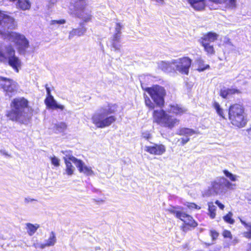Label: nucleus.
<instances>
[{
    "label": "nucleus",
    "mask_w": 251,
    "mask_h": 251,
    "mask_svg": "<svg viewBox=\"0 0 251 251\" xmlns=\"http://www.w3.org/2000/svg\"><path fill=\"white\" fill-rule=\"evenodd\" d=\"M17 25L14 18L0 10V35L4 39H7L13 42L19 53H25L29 47V41L25 35L16 31H8L14 29Z\"/></svg>",
    "instance_id": "obj_1"
},
{
    "label": "nucleus",
    "mask_w": 251,
    "mask_h": 251,
    "mask_svg": "<svg viewBox=\"0 0 251 251\" xmlns=\"http://www.w3.org/2000/svg\"><path fill=\"white\" fill-rule=\"evenodd\" d=\"M29 104L28 100L24 97L15 98L11 101L10 109L6 111L5 116L9 121L24 124L28 120L25 109Z\"/></svg>",
    "instance_id": "obj_2"
},
{
    "label": "nucleus",
    "mask_w": 251,
    "mask_h": 251,
    "mask_svg": "<svg viewBox=\"0 0 251 251\" xmlns=\"http://www.w3.org/2000/svg\"><path fill=\"white\" fill-rule=\"evenodd\" d=\"M118 106L116 103H108L107 108L101 107L100 112L94 113L92 117V122L97 128H103L114 123L117 118L113 115L117 111Z\"/></svg>",
    "instance_id": "obj_3"
},
{
    "label": "nucleus",
    "mask_w": 251,
    "mask_h": 251,
    "mask_svg": "<svg viewBox=\"0 0 251 251\" xmlns=\"http://www.w3.org/2000/svg\"><path fill=\"white\" fill-rule=\"evenodd\" d=\"M235 185L224 177L217 178L211 182V186L204 191V197H210L225 193L227 189H232Z\"/></svg>",
    "instance_id": "obj_4"
},
{
    "label": "nucleus",
    "mask_w": 251,
    "mask_h": 251,
    "mask_svg": "<svg viewBox=\"0 0 251 251\" xmlns=\"http://www.w3.org/2000/svg\"><path fill=\"white\" fill-rule=\"evenodd\" d=\"M228 118L233 125L239 127L244 126L247 119L244 106L238 103L230 105L228 109Z\"/></svg>",
    "instance_id": "obj_5"
},
{
    "label": "nucleus",
    "mask_w": 251,
    "mask_h": 251,
    "mask_svg": "<svg viewBox=\"0 0 251 251\" xmlns=\"http://www.w3.org/2000/svg\"><path fill=\"white\" fill-rule=\"evenodd\" d=\"M6 61L15 72H19V68L21 66V62L19 57L16 56L15 50L11 45L5 47L4 51L0 49V62Z\"/></svg>",
    "instance_id": "obj_6"
},
{
    "label": "nucleus",
    "mask_w": 251,
    "mask_h": 251,
    "mask_svg": "<svg viewBox=\"0 0 251 251\" xmlns=\"http://www.w3.org/2000/svg\"><path fill=\"white\" fill-rule=\"evenodd\" d=\"M170 111L163 109L153 110L152 113V122L161 126L172 128V116Z\"/></svg>",
    "instance_id": "obj_7"
},
{
    "label": "nucleus",
    "mask_w": 251,
    "mask_h": 251,
    "mask_svg": "<svg viewBox=\"0 0 251 251\" xmlns=\"http://www.w3.org/2000/svg\"><path fill=\"white\" fill-rule=\"evenodd\" d=\"M142 88L149 94L156 106L160 108L164 107L166 91L163 87L158 85H153L150 87L144 88L142 86Z\"/></svg>",
    "instance_id": "obj_8"
},
{
    "label": "nucleus",
    "mask_w": 251,
    "mask_h": 251,
    "mask_svg": "<svg viewBox=\"0 0 251 251\" xmlns=\"http://www.w3.org/2000/svg\"><path fill=\"white\" fill-rule=\"evenodd\" d=\"M174 215L183 222L182 228L184 232L190 230L198 226L197 223L192 217L181 210H176V207L175 206H174Z\"/></svg>",
    "instance_id": "obj_9"
},
{
    "label": "nucleus",
    "mask_w": 251,
    "mask_h": 251,
    "mask_svg": "<svg viewBox=\"0 0 251 251\" xmlns=\"http://www.w3.org/2000/svg\"><path fill=\"white\" fill-rule=\"evenodd\" d=\"M0 80L4 81L1 86L5 96L11 98L18 93L19 85L17 82L12 79L2 76H0Z\"/></svg>",
    "instance_id": "obj_10"
},
{
    "label": "nucleus",
    "mask_w": 251,
    "mask_h": 251,
    "mask_svg": "<svg viewBox=\"0 0 251 251\" xmlns=\"http://www.w3.org/2000/svg\"><path fill=\"white\" fill-rule=\"evenodd\" d=\"M192 60L188 57H183L174 59V65L176 70L182 75H188Z\"/></svg>",
    "instance_id": "obj_11"
},
{
    "label": "nucleus",
    "mask_w": 251,
    "mask_h": 251,
    "mask_svg": "<svg viewBox=\"0 0 251 251\" xmlns=\"http://www.w3.org/2000/svg\"><path fill=\"white\" fill-rule=\"evenodd\" d=\"M76 3H83V5L78 4L76 9V15L77 18L82 20V23H88L91 22L92 16L90 12L85 11V6L87 5L85 0H77Z\"/></svg>",
    "instance_id": "obj_12"
},
{
    "label": "nucleus",
    "mask_w": 251,
    "mask_h": 251,
    "mask_svg": "<svg viewBox=\"0 0 251 251\" xmlns=\"http://www.w3.org/2000/svg\"><path fill=\"white\" fill-rule=\"evenodd\" d=\"M45 87L46 89L47 95L44 102L47 108L51 109H59L63 110L64 109V106L62 105L58 104L56 103L53 97L51 94V91L48 84H46Z\"/></svg>",
    "instance_id": "obj_13"
},
{
    "label": "nucleus",
    "mask_w": 251,
    "mask_h": 251,
    "mask_svg": "<svg viewBox=\"0 0 251 251\" xmlns=\"http://www.w3.org/2000/svg\"><path fill=\"white\" fill-rule=\"evenodd\" d=\"M68 159L75 164L80 173H83L87 176H90L93 174V172L91 168L85 166L81 160L78 159L73 155L69 156Z\"/></svg>",
    "instance_id": "obj_14"
},
{
    "label": "nucleus",
    "mask_w": 251,
    "mask_h": 251,
    "mask_svg": "<svg viewBox=\"0 0 251 251\" xmlns=\"http://www.w3.org/2000/svg\"><path fill=\"white\" fill-rule=\"evenodd\" d=\"M145 150L150 154L160 155L165 152L166 148L162 144H154L152 146H146Z\"/></svg>",
    "instance_id": "obj_15"
},
{
    "label": "nucleus",
    "mask_w": 251,
    "mask_h": 251,
    "mask_svg": "<svg viewBox=\"0 0 251 251\" xmlns=\"http://www.w3.org/2000/svg\"><path fill=\"white\" fill-rule=\"evenodd\" d=\"M196 133V131L193 129L182 127L180 128L177 131V134L181 135H185V136L181 138L180 143L182 145L186 144L190 140L188 136H191Z\"/></svg>",
    "instance_id": "obj_16"
},
{
    "label": "nucleus",
    "mask_w": 251,
    "mask_h": 251,
    "mask_svg": "<svg viewBox=\"0 0 251 251\" xmlns=\"http://www.w3.org/2000/svg\"><path fill=\"white\" fill-rule=\"evenodd\" d=\"M80 27L73 28L69 32V38L71 39L75 36H81L84 35L87 31V28L84 26L83 23H80Z\"/></svg>",
    "instance_id": "obj_17"
},
{
    "label": "nucleus",
    "mask_w": 251,
    "mask_h": 251,
    "mask_svg": "<svg viewBox=\"0 0 251 251\" xmlns=\"http://www.w3.org/2000/svg\"><path fill=\"white\" fill-rule=\"evenodd\" d=\"M190 5L196 11H201L205 9L206 0H187Z\"/></svg>",
    "instance_id": "obj_18"
},
{
    "label": "nucleus",
    "mask_w": 251,
    "mask_h": 251,
    "mask_svg": "<svg viewBox=\"0 0 251 251\" xmlns=\"http://www.w3.org/2000/svg\"><path fill=\"white\" fill-rule=\"evenodd\" d=\"M241 91L236 88H226L224 87L220 90V95L224 99L227 98L228 96L234 95L235 94H240Z\"/></svg>",
    "instance_id": "obj_19"
},
{
    "label": "nucleus",
    "mask_w": 251,
    "mask_h": 251,
    "mask_svg": "<svg viewBox=\"0 0 251 251\" xmlns=\"http://www.w3.org/2000/svg\"><path fill=\"white\" fill-rule=\"evenodd\" d=\"M218 35L213 32H208L205 35H204L201 39L199 40L200 43L207 42L208 44H210L211 42H213L215 40H216L218 38Z\"/></svg>",
    "instance_id": "obj_20"
},
{
    "label": "nucleus",
    "mask_w": 251,
    "mask_h": 251,
    "mask_svg": "<svg viewBox=\"0 0 251 251\" xmlns=\"http://www.w3.org/2000/svg\"><path fill=\"white\" fill-rule=\"evenodd\" d=\"M67 128L66 123L62 122L56 123L52 127V131L54 133L58 134L64 132Z\"/></svg>",
    "instance_id": "obj_21"
},
{
    "label": "nucleus",
    "mask_w": 251,
    "mask_h": 251,
    "mask_svg": "<svg viewBox=\"0 0 251 251\" xmlns=\"http://www.w3.org/2000/svg\"><path fill=\"white\" fill-rule=\"evenodd\" d=\"M204 63L203 60L201 57H198L195 59V64L198 66L197 70L199 72H203L210 68L209 65H205Z\"/></svg>",
    "instance_id": "obj_22"
},
{
    "label": "nucleus",
    "mask_w": 251,
    "mask_h": 251,
    "mask_svg": "<svg viewBox=\"0 0 251 251\" xmlns=\"http://www.w3.org/2000/svg\"><path fill=\"white\" fill-rule=\"evenodd\" d=\"M187 111V109L181 104H174V114L177 116H181Z\"/></svg>",
    "instance_id": "obj_23"
},
{
    "label": "nucleus",
    "mask_w": 251,
    "mask_h": 251,
    "mask_svg": "<svg viewBox=\"0 0 251 251\" xmlns=\"http://www.w3.org/2000/svg\"><path fill=\"white\" fill-rule=\"evenodd\" d=\"M17 6L23 10H28L30 8V3L29 0H19L17 3Z\"/></svg>",
    "instance_id": "obj_24"
},
{
    "label": "nucleus",
    "mask_w": 251,
    "mask_h": 251,
    "mask_svg": "<svg viewBox=\"0 0 251 251\" xmlns=\"http://www.w3.org/2000/svg\"><path fill=\"white\" fill-rule=\"evenodd\" d=\"M38 224H32L31 223L26 224V228L27 229V232L30 236L33 235L36 231L37 229L39 227Z\"/></svg>",
    "instance_id": "obj_25"
},
{
    "label": "nucleus",
    "mask_w": 251,
    "mask_h": 251,
    "mask_svg": "<svg viewBox=\"0 0 251 251\" xmlns=\"http://www.w3.org/2000/svg\"><path fill=\"white\" fill-rule=\"evenodd\" d=\"M213 107L215 109L217 114L223 119H226L224 113L223 109L221 107L218 102L214 101L213 103Z\"/></svg>",
    "instance_id": "obj_26"
},
{
    "label": "nucleus",
    "mask_w": 251,
    "mask_h": 251,
    "mask_svg": "<svg viewBox=\"0 0 251 251\" xmlns=\"http://www.w3.org/2000/svg\"><path fill=\"white\" fill-rule=\"evenodd\" d=\"M64 162L66 165V173L68 176H71L74 173V167L72 164L71 162L70 161V160L68 159V160L64 158Z\"/></svg>",
    "instance_id": "obj_27"
},
{
    "label": "nucleus",
    "mask_w": 251,
    "mask_h": 251,
    "mask_svg": "<svg viewBox=\"0 0 251 251\" xmlns=\"http://www.w3.org/2000/svg\"><path fill=\"white\" fill-rule=\"evenodd\" d=\"M208 210L209 216L211 219L215 218L216 216V207L213 204L212 202H209L208 203Z\"/></svg>",
    "instance_id": "obj_28"
},
{
    "label": "nucleus",
    "mask_w": 251,
    "mask_h": 251,
    "mask_svg": "<svg viewBox=\"0 0 251 251\" xmlns=\"http://www.w3.org/2000/svg\"><path fill=\"white\" fill-rule=\"evenodd\" d=\"M241 222L242 224L248 229L247 231L243 233L244 236L248 239H251V224L247 223L245 221L242 220H241Z\"/></svg>",
    "instance_id": "obj_29"
},
{
    "label": "nucleus",
    "mask_w": 251,
    "mask_h": 251,
    "mask_svg": "<svg viewBox=\"0 0 251 251\" xmlns=\"http://www.w3.org/2000/svg\"><path fill=\"white\" fill-rule=\"evenodd\" d=\"M143 96L146 106L148 107L150 109H154L155 108L154 103L145 93L143 94Z\"/></svg>",
    "instance_id": "obj_30"
},
{
    "label": "nucleus",
    "mask_w": 251,
    "mask_h": 251,
    "mask_svg": "<svg viewBox=\"0 0 251 251\" xmlns=\"http://www.w3.org/2000/svg\"><path fill=\"white\" fill-rule=\"evenodd\" d=\"M202 47H203L204 50L209 54H213L215 53V50L213 45L210 44H208L207 42L201 43Z\"/></svg>",
    "instance_id": "obj_31"
},
{
    "label": "nucleus",
    "mask_w": 251,
    "mask_h": 251,
    "mask_svg": "<svg viewBox=\"0 0 251 251\" xmlns=\"http://www.w3.org/2000/svg\"><path fill=\"white\" fill-rule=\"evenodd\" d=\"M232 212H229L227 214L223 216V219L226 223L233 225L235 223V220L232 218Z\"/></svg>",
    "instance_id": "obj_32"
},
{
    "label": "nucleus",
    "mask_w": 251,
    "mask_h": 251,
    "mask_svg": "<svg viewBox=\"0 0 251 251\" xmlns=\"http://www.w3.org/2000/svg\"><path fill=\"white\" fill-rule=\"evenodd\" d=\"M56 242L55 234L54 232L51 231L50 233L49 238L47 241V246H53Z\"/></svg>",
    "instance_id": "obj_33"
},
{
    "label": "nucleus",
    "mask_w": 251,
    "mask_h": 251,
    "mask_svg": "<svg viewBox=\"0 0 251 251\" xmlns=\"http://www.w3.org/2000/svg\"><path fill=\"white\" fill-rule=\"evenodd\" d=\"M120 33H115L113 37L112 47L116 50H119V46L116 44V42H119L120 39Z\"/></svg>",
    "instance_id": "obj_34"
},
{
    "label": "nucleus",
    "mask_w": 251,
    "mask_h": 251,
    "mask_svg": "<svg viewBox=\"0 0 251 251\" xmlns=\"http://www.w3.org/2000/svg\"><path fill=\"white\" fill-rule=\"evenodd\" d=\"M223 173L225 176L229 178L231 181H235L237 179V176L227 170H224Z\"/></svg>",
    "instance_id": "obj_35"
},
{
    "label": "nucleus",
    "mask_w": 251,
    "mask_h": 251,
    "mask_svg": "<svg viewBox=\"0 0 251 251\" xmlns=\"http://www.w3.org/2000/svg\"><path fill=\"white\" fill-rule=\"evenodd\" d=\"M223 3H225L229 7L233 8L236 6V0H225Z\"/></svg>",
    "instance_id": "obj_36"
},
{
    "label": "nucleus",
    "mask_w": 251,
    "mask_h": 251,
    "mask_svg": "<svg viewBox=\"0 0 251 251\" xmlns=\"http://www.w3.org/2000/svg\"><path fill=\"white\" fill-rule=\"evenodd\" d=\"M51 163L55 167H58L60 165L59 160L55 156L50 157Z\"/></svg>",
    "instance_id": "obj_37"
},
{
    "label": "nucleus",
    "mask_w": 251,
    "mask_h": 251,
    "mask_svg": "<svg viewBox=\"0 0 251 251\" xmlns=\"http://www.w3.org/2000/svg\"><path fill=\"white\" fill-rule=\"evenodd\" d=\"M142 138H143L144 139L147 140H149L150 139H151V134L150 133L149 131H145V132H143L142 133V135H141Z\"/></svg>",
    "instance_id": "obj_38"
},
{
    "label": "nucleus",
    "mask_w": 251,
    "mask_h": 251,
    "mask_svg": "<svg viewBox=\"0 0 251 251\" xmlns=\"http://www.w3.org/2000/svg\"><path fill=\"white\" fill-rule=\"evenodd\" d=\"M187 206L190 209H200L201 207L199 205H197L195 203H188Z\"/></svg>",
    "instance_id": "obj_39"
},
{
    "label": "nucleus",
    "mask_w": 251,
    "mask_h": 251,
    "mask_svg": "<svg viewBox=\"0 0 251 251\" xmlns=\"http://www.w3.org/2000/svg\"><path fill=\"white\" fill-rule=\"evenodd\" d=\"M66 23V21L64 19H61L59 20H52L51 21V24L52 25H55V24H64Z\"/></svg>",
    "instance_id": "obj_40"
},
{
    "label": "nucleus",
    "mask_w": 251,
    "mask_h": 251,
    "mask_svg": "<svg viewBox=\"0 0 251 251\" xmlns=\"http://www.w3.org/2000/svg\"><path fill=\"white\" fill-rule=\"evenodd\" d=\"M223 235L225 238H232V235L230 231L227 230H225L224 231L223 233Z\"/></svg>",
    "instance_id": "obj_41"
},
{
    "label": "nucleus",
    "mask_w": 251,
    "mask_h": 251,
    "mask_svg": "<svg viewBox=\"0 0 251 251\" xmlns=\"http://www.w3.org/2000/svg\"><path fill=\"white\" fill-rule=\"evenodd\" d=\"M210 235L213 240H215L217 238L219 233L215 230H212L210 231Z\"/></svg>",
    "instance_id": "obj_42"
},
{
    "label": "nucleus",
    "mask_w": 251,
    "mask_h": 251,
    "mask_svg": "<svg viewBox=\"0 0 251 251\" xmlns=\"http://www.w3.org/2000/svg\"><path fill=\"white\" fill-rule=\"evenodd\" d=\"M122 28V26L120 23H116V27H115L116 33L121 34V30Z\"/></svg>",
    "instance_id": "obj_43"
},
{
    "label": "nucleus",
    "mask_w": 251,
    "mask_h": 251,
    "mask_svg": "<svg viewBox=\"0 0 251 251\" xmlns=\"http://www.w3.org/2000/svg\"><path fill=\"white\" fill-rule=\"evenodd\" d=\"M215 203L219 207L221 210H223L225 208V205L222 203L219 200H216Z\"/></svg>",
    "instance_id": "obj_44"
},
{
    "label": "nucleus",
    "mask_w": 251,
    "mask_h": 251,
    "mask_svg": "<svg viewBox=\"0 0 251 251\" xmlns=\"http://www.w3.org/2000/svg\"><path fill=\"white\" fill-rule=\"evenodd\" d=\"M210 0L215 3H223V2H224L225 1V0Z\"/></svg>",
    "instance_id": "obj_45"
},
{
    "label": "nucleus",
    "mask_w": 251,
    "mask_h": 251,
    "mask_svg": "<svg viewBox=\"0 0 251 251\" xmlns=\"http://www.w3.org/2000/svg\"><path fill=\"white\" fill-rule=\"evenodd\" d=\"M0 153L5 155L7 156H10V155L8 154L7 152H6L5 151H0Z\"/></svg>",
    "instance_id": "obj_46"
},
{
    "label": "nucleus",
    "mask_w": 251,
    "mask_h": 251,
    "mask_svg": "<svg viewBox=\"0 0 251 251\" xmlns=\"http://www.w3.org/2000/svg\"><path fill=\"white\" fill-rule=\"evenodd\" d=\"M46 247H48L47 246V244L46 242L45 243L41 244L40 245V248L41 249H44V248H45Z\"/></svg>",
    "instance_id": "obj_47"
},
{
    "label": "nucleus",
    "mask_w": 251,
    "mask_h": 251,
    "mask_svg": "<svg viewBox=\"0 0 251 251\" xmlns=\"http://www.w3.org/2000/svg\"><path fill=\"white\" fill-rule=\"evenodd\" d=\"M179 122V120L176 119H174V126H175V125L177 123H178Z\"/></svg>",
    "instance_id": "obj_48"
},
{
    "label": "nucleus",
    "mask_w": 251,
    "mask_h": 251,
    "mask_svg": "<svg viewBox=\"0 0 251 251\" xmlns=\"http://www.w3.org/2000/svg\"><path fill=\"white\" fill-rule=\"evenodd\" d=\"M247 251H251V243L248 244Z\"/></svg>",
    "instance_id": "obj_49"
},
{
    "label": "nucleus",
    "mask_w": 251,
    "mask_h": 251,
    "mask_svg": "<svg viewBox=\"0 0 251 251\" xmlns=\"http://www.w3.org/2000/svg\"><path fill=\"white\" fill-rule=\"evenodd\" d=\"M9 1H10V2H13V3H16L17 4V3L18 2V1H19V0H8Z\"/></svg>",
    "instance_id": "obj_50"
},
{
    "label": "nucleus",
    "mask_w": 251,
    "mask_h": 251,
    "mask_svg": "<svg viewBox=\"0 0 251 251\" xmlns=\"http://www.w3.org/2000/svg\"><path fill=\"white\" fill-rule=\"evenodd\" d=\"M158 3H163V0H155Z\"/></svg>",
    "instance_id": "obj_51"
},
{
    "label": "nucleus",
    "mask_w": 251,
    "mask_h": 251,
    "mask_svg": "<svg viewBox=\"0 0 251 251\" xmlns=\"http://www.w3.org/2000/svg\"><path fill=\"white\" fill-rule=\"evenodd\" d=\"M95 201H96V202H103V200H95Z\"/></svg>",
    "instance_id": "obj_52"
}]
</instances>
